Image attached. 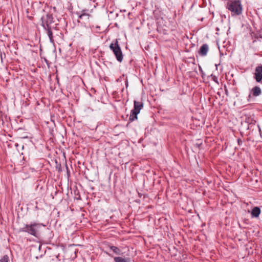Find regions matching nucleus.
<instances>
[{
  "label": "nucleus",
  "instance_id": "423d86ee",
  "mask_svg": "<svg viewBox=\"0 0 262 262\" xmlns=\"http://www.w3.org/2000/svg\"><path fill=\"white\" fill-rule=\"evenodd\" d=\"M254 78L257 82L262 84V65H259L255 68Z\"/></svg>",
  "mask_w": 262,
  "mask_h": 262
},
{
  "label": "nucleus",
  "instance_id": "2eb2a0df",
  "mask_svg": "<svg viewBox=\"0 0 262 262\" xmlns=\"http://www.w3.org/2000/svg\"><path fill=\"white\" fill-rule=\"evenodd\" d=\"M211 77H212V80L215 81V82L216 83H218V81H217V78L215 76V75H211Z\"/></svg>",
  "mask_w": 262,
  "mask_h": 262
},
{
  "label": "nucleus",
  "instance_id": "f257e3e1",
  "mask_svg": "<svg viewBox=\"0 0 262 262\" xmlns=\"http://www.w3.org/2000/svg\"><path fill=\"white\" fill-rule=\"evenodd\" d=\"M226 8L231 12L232 16H238L243 13V6L240 0H228Z\"/></svg>",
  "mask_w": 262,
  "mask_h": 262
},
{
  "label": "nucleus",
  "instance_id": "4468645a",
  "mask_svg": "<svg viewBox=\"0 0 262 262\" xmlns=\"http://www.w3.org/2000/svg\"><path fill=\"white\" fill-rule=\"evenodd\" d=\"M0 262H9V257L7 255H4L0 259Z\"/></svg>",
  "mask_w": 262,
  "mask_h": 262
},
{
  "label": "nucleus",
  "instance_id": "20e7f679",
  "mask_svg": "<svg viewBox=\"0 0 262 262\" xmlns=\"http://www.w3.org/2000/svg\"><path fill=\"white\" fill-rule=\"evenodd\" d=\"M143 107V103L142 102L137 101L134 100V109L131 111L129 116V120L133 121L137 119V115L139 114L140 110Z\"/></svg>",
  "mask_w": 262,
  "mask_h": 262
},
{
  "label": "nucleus",
  "instance_id": "9d476101",
  "mask_svg": "<svg viewBox=\"0 0 262 262\" xmlns=\"http://www.w3.org/2000/svg\"><path fill=\"white\" fill-rule=\"evenodd\" d=\"M115 262H130L131 259L129 257H122L120 256L114 257Z\"/></svg>",
  "mask_w": 262,
  "mask_h": 262
},
{
  "label": "nucleus",
  "instance_id": "6e6552de",
  "mask_svg": "<svg viewBox=\"0 0 262 262\" xmlns=\"http://www.w3.org/2000/svg\"><path fill=\"white\" fill-rule=\"evenodd\" d=\"M209 50L208 45L206 43L203 44L201 47L198 51V53L200 55L202 56H205L207 54V53Z\"/></svg>",
  "mask_w": 262,
  "mask_h": 262
},
{
  "label": "nucleus",
  "instance_id": "f3484780",
  "mask_svg": "<svg viewBox=\"0 0 262 262\" xmlns=\"http://www.w3.org/2000/svg\"><path fill=\"white\" fill-rule=\"evenodd\" d=\"M257 127H258V128L259 132V133L260 134L261 129H260V127H259V125H257Z\"/></svg>",
  "mask_w": 262,
  "mask_h": 262
},
{
  "label": "nucleus",
  "instance_id": "7ed1b4c3",
  "mask_svg": "<svg viewBox=\"0 0 262 262\" xmlns=\"http://www.w3.org/2000/svg\"><path fill=\"white\" fill-rule=\"evenodd\" d=\"M110 48L113 52L117 60L119 62H122L123 59V56L121 48L119 46L118 39H116L114 42L111 43L110 45Z\"/></svg>",
  "mask_w": 262,
  "mask_h": 262
},
{
  "label": "nucleus",
  "instance_id": "dca6fc26",
  "mask_svg": "<svg viewBox=\"0 0 262 262\" xmlns=\"http://www.w3.org/2000/svg\"><path fill=\"white\" fill-rule=\"evenodd\" d=\"M237 143H238V144L239 145H241L242 144L243 141H242V140L241 139H237Z\"/></svg>",
  "mask_w": 262,
  "mask_h": 262
},
{
  "label": "nucleus",
  "instance_id": "ddd939ff",
  "mask_svg": "<svg viewBox=\"0 0 262 262\" xmlns=\"http://www.w3.org/2000/svg\"><path fill=\"white\" fill-rule=\"evenodd\" d=\"M110 248L112 250L115 254L117 255H120L122 254L121 250L117 247L114 246H110Z\"/></svg>",
  "mask_w": 262,
  "mask_h": 262
},
{
  "label": "nucleus",
  "instance_id": "f03ea898",
  "mask_svg": "<svg viewBox=\"0 0 262 262\" xmlns=\"http://www.w3.org/2000/svg\"><path fill=\"white\" fill-rule=\"evenodd\" d=\"M41 226H45L42 224L36 223H33L30 225L26 224L24 227L19 229V231L27 232L31 235L37 237L39 235V229Z\"/></svg>",
  "mask_w": 262,
  "mask_h": 262
},
{
  "label": "nucleus",
  "instance_id": "0eeeda50",
  "mask_svg": "<svg viewBox=\"0 0 262 262\" xmlns=\"http://www.w3.org/2000/svg\"><path fill=\"white\" fill-rule=\"evenodd\" d=\"M261 94V90L259 87L255 86L253 87L251 91V93L249 95L248 98H251V95L254 97L259 96Z\"/></svg>",
  "mask_w": 262,
  "mask_h": 262
},
{
  "label": "nucleus",
  "instance_id": "9b49d317",
  "mask_svg": "<svg viewBox=\"0 0 262 262\" xmlns=\"http://www.w3.org/2000/svg\"><path fill=\"white\" fill-rule=\"evenodd\" d=\"M260 209L258 207H254L251 211V215L252 217H258L260 213Z\"/></svg>",
  "mask_w": 262,
  "mask_h": 262
},
{
  "label": "nucleus",
  "instance_id": "1a4fd4ad",
  "mask_svg": "<svg viewBox=\"0 0 262 262\" xmlns=\"http://www.w3.org/2000/svg\"><path fill=\"white\" fill-rule=\"evenodd\" d=\"M90 16L91 15L89 13H86L85 11H83L82 13L79 16L78 18L82 20L88 21H89Z\"/></svg>",
  "mask_w": 262,
  "mask_h": 262
},
{
  "label": "nucleus",
  "instance_id": "f8f14e48",
  "mask_svg": "<svg viewBox=\"0 0 262 262\" xmlns=\"http://www.w3.org/2000/svg\"><path fill=\"white\" fill-rule=\"evenodd\" d=\"M47 31V33L48 36L49 37L50 41L51 43H53L54 42V40L53 39V33L52 31V27H48V28H44Z\"/></svg>",
  "mask_w": 262,
  "mask_h": 262
},
{
  "label": "nucleus",
  "instance_id": "a211bd4d",
  "mask_svg": "<svg viewBox=\"0 0 262 262\" xmlns=\"http://www.w3.org/2000/svg\"><path fill=\"white\" fill-rule=\"evenodd\" d=\"M126 86L127 87L128 86V82L127 81H126Z\"/></svg>",
  "mask_w": 262,
  "mask_h": 262
},
{
  "label": "nucleus",
  "instance_id": "39448f33",
  "mask_svg": "<svg viewBox=\"0 0 262 262\" xmlns=\"http://www.w3.org/2000/svg\"><path fill=\"white\" fill-rule=\"evenodd\" d=\"M41 20L43 28H48V27H51V24L53 23V17L52 14L48 13L42 16Z\"/></svg>",
  "mask_w": 262,
  "mask_h": 262
}]
</instances>
